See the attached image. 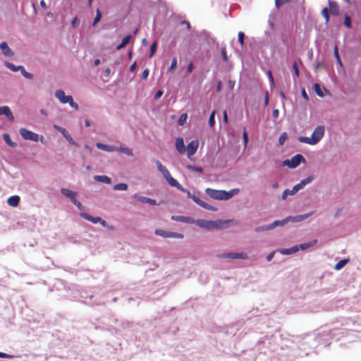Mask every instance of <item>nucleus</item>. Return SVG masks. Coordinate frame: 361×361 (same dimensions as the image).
Returning <instances> with one entry per match:
<instances>
[{"instance_id": "obj_1", "label": "nucleus", "mask_w": 361, "mask_h": 361, "mask_svg": "<svg viewBox=\"0 0 361 361\" xmlns=\"http://www.w3.org/2000/svg\"><path fill=\"white\" fill-rule=\"evenodd\" d=\"M324 127L323 126H318L314 130L310 137H299L298 140L300 142L306 143L308 145H316L318 143L324 136Z\"/></svg>"}, {"instance_id": "obj_2", "label": "nucleus", "mask_w": 361, "mask_h": 361, "mask_svg": "<svg viewBox=\"0 0 361 361\" xmlns=\"http://www.w3.org/2000/svg\"><path fill=\"white\" fill-rule=\"evenodd\" d=\"M164 178L167 180L168 183L172 186L176 188L178 190H179L181 192H185L186 189H185L176 179H174L169 171L168 169H166L163 173H161Z\"/></svg>"}, {"instance_id": "obj_3", "label": "nucleus", "mask_w": 361, "mask_h": 361, "mask_svg": "<svg viewBox=\"0 0 361 361\" xmlns=\"http://www.w3.org/2000/svg\"><path fill=\"white\" fill-rule=\"evenodd\" d=\"M302 161H305V159L302 155L298 154L293 157L290 159H286L283 162V165L287 166L290 169H294L297 167Z\"/></svg>"}, {"instance_id": "obj_4", "label": "nucleus", "mask_w": 361, "mask_h": 361, "mask_svg": "<svg viewBox=\"0 0 361 361\" xmlns=\"http://www.w3.org/2000/svg\"><path fill=\"white\" fill-rule=\"evenodd\" d=\"M20 135L23 137V139L27 140H31L34 142H38L39 140V136L38 134L32 132L25 128H22L19 130Z\"/></svg>"}, {"instance_id": "obj_5", "label": "nucleus", "mask_w": 361, "mask_h": 361, "mask_svg": "<svg viewBox=\"0 0 361 361\" xmlns=\"http://www.w3.org/2000/svg\"><path fill=\"white\" fill-rule=\"evenodd\" d=\"M218 258L222 259H247V255L245 252H239V253H224L219 254L216 255Z\"/></svg>"}, {"instance_id": "obj_6", "label": "nucleus", "mask_w": 361, "mask_h": 361, "mask_svg": "<svg viewBox=\"0 0 361 361\" xmlns=\"http://www.w3.org/2000/svg\"><path fill=\"white\" fill-rule=\"evenodd\" d=\"M155 234L159 236H162L164 238H183V235L179 233L176 232H169L166 231L161 229L155 230Z\"/></svg>"}, {"instance_id": "obj_7", "label": "nucleus", "mask_w": 361, "mask_h": 361, "mask_svg": "<svg viewBox=\"0 0 361 361\" xmlns=\"http://www.w3.org/2000/svg\"><path fill=\"white\" fill-rule=\"evenodd\" d=\"M198 146L199 143L197 140H192L188 144L185 150L187 151V154L189 158L196 153Z\"/></svg>"}, {"instance_id": "obj_8", "label": "nucleus", "mask_w": 361, "mask_h": 361, "mask_svg": "<svg viewBox=\"0 0 361 361\" xmlns=\"http://www.w3.org/2000/svg\"><path fill=\"white\" fill-rule=\"evenodd\" d=\"M224 190H219L212 188H207L206 194L212 199L222 200Z\"/></svg>"}, {"instance_id": "obj_9", "label": "nucleus", "mask_w": 361, "mask_h": 361, "mask_svg": "<svg viewBox=\"0 0 361 361\" xmlns=\"http://www.w3.org/2000/svg\"><path fill=\"white\" fill-rule=\"evenodd\" d=\"M54 128L63 135V136L66 138V140L68 142L70 145H76L75 142L73 140L71 135L67 132V130L65 128L60 127L57 125H54Z\"/></svg>"}, {"instance_id": "obj_10", "label": "nucleus", "mask_w": 361, "mask_h": 361, "mask_svg": "<svg viewBox=\"0 0 361 361\" xmlns=\"http://www.w3.org/2000/svg\"><path fill=\"white\" fill-rule=\"evenodd\" d=\"M233 222H234V221L231 220V219H228V220L218 219V220L213 221L214 229V228H216V229L225 228L228 227L231 223H233Z\"/></svg>"}, {"instance_id": "obj_11", "label": "nucleus", "mask_w": 361, "mask_h": 361, "mask_svg": "<svg viewBox=\"0 0 361 361\" xmlns=\"http://www.w3.org/2000/svg\"><path fill=\"white\" fill-rule=\"evenodd\" d=\"M55 97L60 101L62 104H67L69 102V99L72 97L68 95L66 96L65 92L62 90H57L55 92Z\"/></svg>"}, {"instance_id": "obj_12", "label": "nucleus", "mask_w": 361, "mask_h": 361, "mask_svg": "<svg viewBox=\"0 0 361 361\" xmlns=\"http://www.w3.org/2000/svg\"><path fill=\"white\" fill-rule=\"evenodd\" d=\"M312 214V212L307 213V214H302V215H298L295 216H289L286 217V220L288 221V222H293V223L300 222V221H304L305 219H307Z\"/></svg>"}, {"instance_id": "obj_13", "label": "nucleus", "mask_w": 361, "mask_h": 361, "mask_svg": "<svg viewBox=\"0 0 361 361\" xmlns=\"http://www.w3.org/2000/svg\"><path fill=\"white\" fill-rule=\"evenodd\" d=\"M133 197L142 203H147V204H149L150 205H156L157 204V202L155 200H153V199H151L149 197H144V196H140V195H138L137 194L134 195L133 196Z\"/></svg>"}, {"instance_id": "obj_14", "label": "nucleus", "mask_w": 361, "mask_h": 361, "mask_svg": "<svg viewBox=\"0 0 361 361\" xmlns=\"http://www.w3.org/2000/svg\"><path fill=\"white\" fill-rule=\"evenodd\" d=\"M4 115L9 121H13L14 116L8 106L0 107V116Z\"/></svg>"}, {"instance_id": "obj_15", "label": "nucleus", "mask_w": 361, "mask_h": 361, "mask_svg": "<svg viewBox=\"0 0 361 361\" xmlns=\"http://www.w3.org/2000/svg\"><path fill=\"white\" fill-rule=\"evenodd\" d=\"M176 148L177 151L181 154H183L185 152V147L184 145V140L183 137H180L176 139Z\"/></svg>"}, {"instance_id": "obj_16", "label": "nucleus", "mask_w": 361, "mask_h": 361, "mask_svg": "<svg viewBox=\"0 0 361 361\" xmlns=\"http://www.w3.org/2000/svg\"><path fill=\"white\" fill-rule=\"evenodd\" d=\"M240 192L238 188H233L229 191L223 192L222 200H227L232 198L234 195H237Z\"/></svg>"}, {"instance_id": "obj_17", "label": "nucleus", "mask_w": 361, "mask_h": 361, "mask_svg": "<svg viewBox=\"0 0 361 361\" xmlns=\"http://www.w3.org/2000/svg\"><path fill=\"white\" fill-rule=\"evenodd\" d=\"M0 49H1L3 54L6 56H12L13 55V52L9 48L6 42H2L0 44Z\"/></svg>"}, {"instance_id": "obj_18", "label": "nucleus", "mask_w": 361, "mask_h": 361, "mask_svg": "<svg viewBox=\"0 0 361 361\" xmlns=\"http://www.w3.org/2000/svg\"><path fill=\"white\" fill-rule=\"evenodd\" d=\"M197 224L204 228L206 229H214V223L213 221H207V220H198L197 221Z\"/></svg>"}, {"instance_id": "obj_19", "label": "nucleus", "mask_w": 361, "mask_h": 361, "mask_svg": "<svg viewBox=\"0 0 361 361\" xmlns=\"http://www.w3.org/2000/svg\"><path fill=\"white\" fill-rule=\"evenodd\" d=\"M80 216L82 218H84L85 219H86L93 224L99 223V221H101L100 217H94V216H92L87 213H84V212L80 213Z\"/></svg>"}, {"instance_id": "obj_20", "label": "nucleus", "mask_w": 361, "mask_h": 361, "mask_svg": "<svg viewBox=\"0 0 361 361\" xmlns=\"http://www.w3.org/2000/svg\"><path fill=\"white\" fill-rule=\"evenodd\" d=\"M299 250L298 245H295L288 249H281L279 250V252L282 255H291L297 252Z\"/></svg>"}, {"instance_id": "obj_21", "label": "nucleus", "mask_w": 361, "mask_h": 361, "mask_svg": "<svg viewBox=\"0 0 361 361\" xmlns=\"http://www.w3.org/2000/svg\"><path fill=\"white\" fill-rule=\"evenodd\" d=\"M20 202V197L18 195H13L7 200V203L11 207H17Z\"/></svg>"}, {"instance_id": "obj_22", "label": "nucleus", "mask_w": 361, "mask_h": 361, "mask_svg": "<svg viewBox=\"0 0 361 361\" xmlns=\"http://www.w3.org/2000/svg\"><path fill=\"white\" fill-rule=\"evenodd\" d=\"M94 179L97 182H101L106 184H110L111 183V178L106 176H94Z\"/></svg>"}, {"instance_id": "obj_23", "label": "nucleus", "mask_w": 361, "mask_h": 361, "mask_svg": "<svg viewBox=\"0 0 361 361\" xmlns=\"http://www.w3.org/2000/svg\"><path fill=\"white\" fill-rule=\"evenodd\" d=\"M329 10L331 13L334 16H338L339 14V8L334 2L329 1Z\"/></svg>"}, {"instance_id": "obj_24", "label": "nucleus", "mask_w": 361, "mask_h": 361, "mask_svg": "<svg viewBox=\"0 0 361 361\" xmlns=\"http://www.w3.org/2000/svg\"><path fill=\"white\" fill-rule=\"evenodd\" d=\"M317 240H312L308 243L300 244L298 245L299 250H307L311 247L314 246L317 244Z\"/></svg>"}, {"instance_id": "obj_25", "label": "nucleus", "mask_w": 361, "mask_h": 361, "mask_svg": "<svg viewBox=\"0 0 361 361\" xmlns=\"http://www.w3.org/2000/svg\"><path fill=\"white\" fill-rule=\"evenodd\" d=\"M97 147L106 152H113L115 150V147L114 146L107 145L99 142L97 143Z\"/></svg>"}, {"instance_id": "obj_26", "label": "nucleus", "mask_w": 361, "mask_h": 361, "mask_svg": "<svg viewBox=\"0 0 361 361\" xmlns=\"http://www.w3.org/2000/svg\"><path fill=\"white\" fill-rule=\"evenodd\" d=\"M130 39H131L130 35H128L126 37H124L122 39L121 43L117 46L116 49L119 50V49L123 48L124 47H126L129 43Z\"/></svg>"}, {"instance_id": "obj_27", "label": "nucleus", "mask_w": 361, "mask_h": 361, "mask_svg": "<svg viewBox=\"0 0 361 361\" xmlns=\"http://www.w3.org/2000/svg\"><path fill=\"white\" fill-rule=\"evenodd\" d=\"M287 223H288V221L286 220V218H285L282 221L276 220L272 224H269V228H271V229H273L276 226H283V225H285Z\"/></svg>"}, {"instance_id": "obj_28", "label": "nucleus", "mask_w": 361, "mask_h": 361, "mask_svg": "<svg viewBox=\"0 0 361 361\" xmlns=\"http://www.w3.org/2000/svg\"><path fill=\"white\" fill-rule=\"evenodd\" d=\"M61 192L62 195H63L64 196L70 198V197H73V196H76L77 193L75 192H73L71 190H68L67 188H61Z\"/></svg>"}, {"instance_id": "obj_29", "label": "nucleus", "mask_w": 361, "mask_h": 361, "mask_svg": "<svg viewBox=\"0 0 361 361\" xmlns=\"http://www.w3.org/2000/svg\"><path fill=\"white\" fill-rule=\"evenodd\" d=\"M171 219L176 221H181L185 223H190V219L183 216H172Z\"/></svg>"}, {"instance_id": "obj_30", "label": "nucleus", "mask_w": 361, "mask_h": 361, "mask_svg": "<svg viewBox=\"0 0 361 361\" xmlns=\"http://www.w3.org/2000/svg\"><path fill=\"white\" fill-rule=\"evenodd\" d=\"M348 262V259H343L342 260H340L338 263L336 264L334 269L336 270H340L343 267H344Z\"/></svg>"}, {"instance_id": "obj_31", "label": "nucleus", "mask_w": 361, "mask_h": 361, "mask_svg": "<svg viewBox=\"0 0 361 361\" xmlns=\"http://www.w3.org/2000/svg\"><path fill=\"white\" fill-rule=\"evenodd\" d=\"M313 89L317 96L320 97H324V93L319 84L314 83L313 85Z\"/></svg>"}, {"instance_id": "obj_32", "label": "nucleus", "mask_w": 361, "mask_h": 361, "mask_svg": "<svg viewBox=\"0 0 361 361\" xmlns=\"http://www.w3.org/2000/svg\"><path fill=\"white\" fill-rule=\"evenodd\" d=\"M4 65L6 67H7L8 68H9L11 71H12L13 72L20 71V69L22 66H16L15 65H13V63H10L8 61H5Z\"/></svg>"}, {"instance_id": "obj_33", "label": "nucleus", "mask_w": 361, "mask_h": 361, "mask_svg": "<svg viewBox=\"0 0 361 361\" xmlns=\"http://www.w3.org/2000/svg\"><path fill=\"white\" fill-rule=\"evenodd\" d=\"M3 137L6 143L10 147H14L16 146V144L11 140L8 134L4 133L3 135Z\"/></svg>"}, {"instance_id": "obj_34", "label": "nucleus", "mask_w": 361, "mask_h": 361, "mask_svg": "<svg viewBox=\"0 0 361 361\" xmlns=\"http://www.w3.org/2000/svg\"><path fill=\"white\" fill-rule=\"evenodd\" d=\"M114 190H126L128 189V185L126 183H118V184H116L114 186Z\"/></svg>"}, {"instance_id": "obj_35", "label": "nucleus", "mask_w": 361, "mask_h": 361, "mask_svg": "<svg viewBox=\"0 0 361 361\" xmlns=\"http://www.w3.org/2000/svg\"><path fill=\"white\" fill-rule=\"evenodd\" d=\"M305 186V183H303L302 180L298 183L297 185H295L293 189L291 190V193H295L297 192L298 190L302 189Z\"/></svg>"}, {"instance_id": "obj_36", "label": "nucleus", "mask_w": 361, "mask_h": 361, "mask_svg": "<svg viewBox=\"0 0 361 361\" xmlns=\"http://www.w3.org/2000/svg\"><path fill=\"white\" fill-rule=\"evenodd\" d=\"M118 150L119 152L125 154L128 156H133V152L128 147H121Z\"/></svg>"}, {"instance_id": "obj_37", "label": "nucleus", "mask_w": 361, "mask_h": 361, "mask_svg": "<svg viewBox=\"0 0 361 361\" xmlns=\"http://www.w3.org/2000/svg\"><path fill=\"white\" fill-rule=\"evenodd\" d=\"M291 2V0H275V6L277 8H279L283 5Z\"/></svg>"}, {"instance_id": "obj_38", "label": "nucleus", "mask_w": 361, "mask_h": 361, "mask_svg": "<svg viewBox=\"0 0 361 361\" xmlns=\"http://www.w3.org/2000/svg\"><path fill=\"white\" fill-rule=\"evenodd\" d=\"M187 119H188V114H183L178 119V125L183 126L186 123Z\"/></svg>"}, {"instance_id": "obj_39", "label": "nucleus", "mask_w": 361, "mask_h": 361, "mask_svg": "<svg viewBox=\"0 0 361 361\" xmlns=\"http://www.w3.org/2000/svg\"><path fill=\"white\" fill-rule=\"evenodd\" d=\"M186 168L190 171L202 173L203 171V169L200 166L188 165Z\"/></svg>"}, {"instance_id": "obj_40", "label": "nucleus", "mask_w": 361, "mask_h": 361, "mask_svg": "<svg viewBox=\"0 0 361 361\" xmlns=\"http://www.w3.org/2000/svg\"><path fill=\"white\" fill-rule=\"evenodd\" d=\"M20 71L21 73V74L25 78H27V79H32V75L28 72H27L25 71V69L24 68L23 66H21L20 69Z\"/></svg>"}, {"instance_id": "obj_41", "label": "nucleus", "mask_w": 361, "mask_h": 361, "mask_svg": "<svg viewBox=\"0 0 361 361\" xmlns=\"http://www.w3.org/2000/svg\"><path fill=\"white\" fill-rule=\"evenodd\" d=\"M102 14L99 8L97 9L96 11V16L94 19V21L92 23V25L94 26L101 19Z\"/></svg>"}, {"instance_id": "obj_42", "label": "nucleus", "mask_w": 361, "mask_h": 361, "mask_svg": "<svg viewBox=\"0 0 361 361\" xmlns=\"http://www.w3.org/2000/svg\"><path fill=\"white\" fill-rule=\"evenodd\" d=\"M202 207L206 209H208V210H210V211H216L217 209L207 203H205L204 202H202L201 205H200Z\"/></svg>"}, {"instance_id": "obj_43", "label": "nucleus", "mask_w": 361, "mask_h": 361, "mask_svg": "<svg viewBox=\"0 0 361 361\" xmlns=\"http://www.w3.org/2000/svg\"><path fill=\"white\" fill-rule=\"evenodd\" d=\"M268 230H271V228H269V225L257 227V228H255V231L257 233H259L261 231H268Z\"/></svg>"}, {"instance_id": "obj_44", "label": "nucleus", "mask_w": 361, "mask_h": 361, "mask_svg": "<svg viewBox=\"0 0 361 361\" xmlns=\"http://www.w3.org/2000/svg\"><path fill=\"white\" fill-rule=\"evenodd\" d=\"M155 164H156V166L157 167V169L159 170V171H160L161 173H163L164 171H166V169H167L166 168V166H164L159 161L157 160L155 161Z\"/></svg>"}, {"instance_id": "obj_45", "label": "nucleus", "mask_w": 361, "mask_h": 361, "mask_svg": "<svg viewBox=\"0 0 361 361\" xmlns=\"http://www.w3.org/2000/svg\"><path fill=\"white\" fill-rule=\"evenodd\" d=\"M214 116H215V111H213L209 116V124L211 127H214V123H215Z\"/></svg>"}, {"instance_id": "obj_46", "label": "nucleus", "mask_w": 361, "mask_h": 361, "mask_svg": "<svg viewBox=\"0 0 361 361\" xmlns=\"http://www.w3.org/2000/svg\"><path fill=\"white\" fill-rule=\"evenodd\" d=\"M176 66H177V59L176 58H173L172 59L171 66L169 69V71L173 73L174 71L175 68H176Z\"/></svg>"}, {"instance_id": "obj_47", "label": "nucleus", "mask_w": 361, "mask_h": 361, "mask_svg": "<svg viewBox=\"0 0 361 361\" xmlns=\"http://www.w3.org/2000/svg\"><path fill=\"white\" fill-rule=\"evenodd\" d=\"M322 15L324 17L326 23H328L329 20V16L327 8H324L322 9Z\"/></svg>"}, {"instance_id": "obj_48", "label": "nucleus", "mask_w": 361, "mask_h": 361, "mask_svg": "<svg viewBox=\"0 0 361 361\" xmlns=\"http://www.w3.org/2000/svg\"><path fill=\"white\" fill-rule=\"evenodd\" d=\"M238 42L240 44V45L243 47L244 45V38H245V34L243 32H239L238 35Z\"/></svg>"}, {"instance_id": "obj_49", "label": "nucleus", "mask_w": 361, "mask_h": 361, "mask_svg": "<svg viewBox=\"0 0 361 361\" xmlns=\"http://www.w3.org/2000/svg\"><path fill=\"white\" fill-rule=\"evenodd\" d=\"M157 42H154L152 45H151V47H150V54H149V58L152 57L153 55L154 54V52L157 49Z\"/></svg>"}, {"instance_id": "obj_50", "label": "nucleus", "mask_w": 361, "mask_h": 361, "mask_svg": "<svg viewBox=\"0 0 361 361\" xmlns=\"http://www.w3.org/2000/svg\"><path fill=\"white\" fill-rule=\"evenodd\" d=\"M221 56L223 57V60L225 61V62H227L228 61V56H227V54H226V49L225 47H223L221 50Z\"/></svg>"}, {"instance_id": "obj_51", "label": "nucleus", "mask_w": 361, "mask_h": 361, "mask_svg": "<svg viewBox=\"0 0 361 361\" xmlns=\"http://www.w3.org/2000/svg\"><path fill=\"white\" fill-rule=\"evenodd\" d=\"M243 137L244 147H246L247 142H248V135H247V133L245 129H244V131L243 133Z\"/></svg>"}, {"instance_id": "obj_52", "label": "nucleus", "mask_w": 361, "mask_h": 361, "mask_svg": "<svg viewBox=\"0 0 361 361\" xmlns=\"http://www.w3.org/2000/svg\"><path fill=\"white\" fill-rule=\"evenodd\" d=\"M287 139V135L286 133H283L280 137H279V144L281 145H282L284 142L286 141V140Z\"/></svg>"}, {"instance_id": "obj_53", "label": "nucleus", "mask_w": 361, "mask_h": 361, "mask_svg": "<svg viewBox=\"0 0 361 361\" xmlns=\"http://www.w3.org/2000/svg\"><path fill=\"white\" fill-rule=\"evenodd\" d=\"M344 25L347 27H350V26H351V20H350V18L348 16H345Z\"/></svg>"}, {"instance_id": "obj_54", "label": "nucleus", "mask_w": 361, "mask_h": 361, "mask_svg": "<svg viewBox=\"0 0 361 361\" xmlns=\"http://www.w3.org/2000/svg\"><path fill=\"white\" fill-rule=\"evenodd\" d=\"M68 104H69V105L74 108L75 109L78 110V105L77 103H75L73 99V97H71L70 99H69V102H68Z\"/></svg>"}, {"instance_id": "obj_55", "label": "nucleus", "mask_w": 361, "mask_h": 361, "mask_svg": "<svg viewBox=\"0 0 361 361\" xmlns=\"http://www.w3.org/2000/svg\"><path fill=\"white\" fill-rule=\"evenodd\" d=\"M294 194H295V193H291V190H289L286 189V190H285L283 191V194H282V199H283V200H285V199L287 197V196H288V195H294Z\"/></svg>"}, {"instance_id": "obj_56", "label": "nucleus", "mask_w": 361, "mask_h": 361, "mask_svg": "<svg viewBox=\"0 0 361 361\" xmlns=\"http://www.w3.org/2000/svg\"><path fill=\"white\" fill-rule=\"evenodd\" d=\"M314 177L313 176H308L307 178L302 180V181L303 183H305V185H306L307 184L310 183L314 180Z\"/></svg>"}, {"instance_id": "obj_57", "label": "nucleus", "mask_w": 361, "mask_h": 361, "mask_svg": "<svg viewBox=\"0 0 361 361\" xmlns=\"http://www.w3.org/2000/svg\"><path fill=\"white\" fill-rule=\"evenodd\" d=\"M191 199H192L195 202H196L197 204H199L200 206L201 205L202 202H203L202 200H201L199 197H197V196H195V195L191 196Z\"/></svg>"}, {"instance_id": "obj_58", "label": "nucleus", "mask_w": 361, "mask_h": 361, "mask_svg": "<svg viewBox=\"0 0 361 361\" xmlns=\"http://www.w3.org/2000/svg\"><path fill=\"white\" fill-rule=\"evenodd\" d=\"M79 19L77 17H75L71 22L73 27H76L79 25Z\"/></svg>"}, {"instance_id": "obj_59", "label": "nucleus", "mask_w": 361, "mask_h": 361, "mask_svg": "<svg viewBox=\"0 0 361 361\" xmlns=\"http://www.w3.org/2000/svg\"><path fill=\"white\" fill-rule=\"evenodd\" d=\"M99 224H101L104 227H107L109 230H114V227L112 226H107L106 221L103 220L102 218Z\"/></svg>"}, {"instance_id": "obj_60", "label": "nucleus", "mask_w": 361, "mask_h": 361, "mask_svg": "<svg viewBox=\"0 0 361 361\" xmlns=\"http://www.w3.org/2000/svg\"><path fill=\"white\" fill-rule=\"evenodd\" d=\"M163 93L162 90H158L154 95V99H159L163 95Z\"/></svg>"}, {"instance_id": "obj_61", "label": "nucleus", "mask_w": 361, "mask_h": 361, "mask_svg": "<svg viewBox=\"0 0 361 361\" xmlns=\"http://www.w3.org/2000/svg\"><path fill=\"white\" fill-rule=\"evenodd\" d=\"M13 357H14L13 355L0 352V357L1 358H13Z\"/></svg>"}, {"instance_id": "obj_62", "label": "nucleus", "mask_w": 361, "mask_h": 361, "mask_svg": "<svg viewBox=\"0 0 361 361\" xmlns=\"http://www.w3.org/2000/svg\"><path fill=\"white\" fill-rule=\"evenodd\" d=\"M149 75V71L147 69H145L142 73V78L143 80H146Z\"/></svg>"}, {"instance_id": "obj_63", "label": "nucleus", "mask_w": 361, "mask_h": 361, "mask_svg": "<svg viewBox=\"0 0 361 361\" xmlns=\"http://www.w3.org/2000/svg\"><path fill=\"white\" fill-rule=\"evenodd\" d=\"M334 56L336 57V59L340 58L337 45H336L335 47H334Z\"/></svg>"}, {"instance_id": "obj_64", "label": "nucleus", "mask_w": 361, "mask_h": 361, "mask_svg": "<svg viewBox=\"0 0 361 361\" xmlns=\"http://www.w3.org/2000/svg\"><path fill=\"white\" fill-rule=\"evenodd\" d=\"M274 253H275V252H274V251H273V252H270V253L267 256V260L268 262H270V261L273 259V257H274Z\"/></svg>"}]
</instances>
